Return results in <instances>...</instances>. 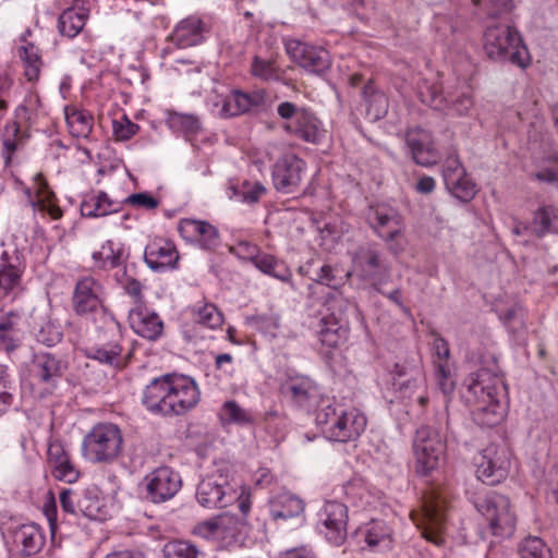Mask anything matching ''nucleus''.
Masks as SVG:
<instances>
[{
    "label": "nucleus",
    "mask_w": 558,
    "mask_h": 558,
    "mask_svg": "<svg viewBox=\"0 0 558 558\" xmlns=\"http://www.w3.org/2000/svg\"><path fill=\"white\" fill-rule=\"evenodd\" d=\"M48 462L51 474L58 481L74 483L80 477V472L71 462L69 454L61 444H51L48 448Z\"/></svg>",
    "instance_id": "nucleus-30"
},
{
    "label": "nucleus",
    "mask_w": 558,
    "mask_h": 558,
    "mask_svg": "<svg viewBox=\"0 0 558 558\" xmlns=\"http://www.w3.org/2000/svg\"><path fill=\"white\" fill-rule=\"evenodd\" d=\"M129 322L135 333L148 340H156L162 332L163 325L158 314L141 305L130 311Z\"/></svg>",
    "instance_id": "nucleus-27"
},
{
    "label": "nucleus",
    "mask_w": 558,
    "mask_h": 558,
    "mask_svg": "<svg viewBox=\"0 0 558 558\" xmlns=\"http://www.w3.org/2000/svg\"><path fill=\"white\" fill-rule=\"evenodd\" d=\"M66 369L68 363L62 357L43 350L34 352L28 364L33 393L38 398L52 395Z\"/></svg>",
    "instance_id": "nucleus-8"
},
{
    "label": "nucleus",
    "mask_w": 558,
    "mask_h": 558,
    "mask_svg": "<svg viewBox=\"0 0 558 558\" xmlns=\"http://www.w3.org/2000/svg\"><path fill=\"white\" fill-rule=\"evenodd\" d=\"M21 59L24 63V75L28 82H36L40 75L43 61L38 48L28 44L22 48Z\"/></svg>",
    "instance_id": "nucleus-48"
},
{
    "label": "nucleus",
    "mask_w": 558,
    "mask_h": 558,
    "mask_svg": "<svg viewBox=\"0 0 558 558\" xmlns=\"http://www.w3.org/2000/svg\"><path fill=\"white\" fill-rule=\"evenodd\" d=\"M435 26L440 37L452 46H459L466 39V26L460 19L449 16H439L435 21Z\"/></svg>",
    "instance_id": "nucleus-40"
},
{
    "label": "nucleus",
    "mask_w": 558,
    "mask_h": 558,
    "mask_svg": "<svg viewBox=\"0 0 558 558\" xmlns=\"http://www.w3.org/2000/svg\"><path fill=\"white\" fill-rule=\"evenodd\" d=\"M363 96L366 104V116L373 120H379L388 111L387 96L375 89L373 84H367L363 89Z\"/></svg>",
    "instance_id": "nucleus-44"
},
{
    "label": "nucleus",
    "mask_w": 558,
    "mask_h": 558,
    "mask_svg": "<svg viewBox=\"0 0 558 558\" xmlns=\"http://www.w3.org/2000/svg\"><path fill=\"white\" fill-rule=\"evenodd\" d=\"M112 131L118 141H128L140 131V126L123 116L120 120H113Z\"/></svg>",
    "instance_id": "nucleus-59"
},
{
    "label": "nucleus",
    "mask_w": 558,
    "mask_h": 558,
    "mask_svg": "<svg viewBox=\"0 0 558 558\" xmlns=\"http://www.w3.org/2000/svg\"><path fill=\"white\" fill-rule=\"evenodd\" d=\"M75 507H77V514L93 520L100 519L102 501L93 490H81Z\"/></svg>",
    "instance_id": "nucleus-46"
},
{
    "label": "nucleus",
    "mask_w": 558,
    "mask_h": 558,
    "mask_svg": "<svg viewBox=\"0 0 558 558\" xmlns=\"http://www.w3.org/2000/svg\"><path fill=\"white\" fill-rule=\"evenodd\" d=\"M317 338L323 347L327 349H336L347 341L348 328L343 325L342 319L332 313L330 316H324L319 323Z\"/></svg>",
    "instance_id": "nucleus-31"
},
{
    "label": "nucleus",
    "mask_w": 558,
    "mask_h": 558,
    "mask_svg": "<svg viewBox=\"0 0 558 558\" xmlns=\"http://www.w3.org/2000/svg\"><path fill=\"white\" fill-rule=\"evenodd\" d=\"M446 187L457 199L463 203L472 201L477 193L475 182L466 172L456 178L452 185H446Z\"/></svg>",
    "instance_id": "nucleus-53"
},
{
    "label": "nucleus",
    "mask_w": 558,
    "mask_h": 558,
    "mask_svg": "<svg viewBox=\"0 0 558 558\" xmlns=\"http://www.w3.org/2000/svg\"><path fill=\"white\" fill-rule=\"evenodd\" d=\"M251 73L254 77L265 82L280 81L282 74L274 59H263L259 56L253 58Z\"/></svg>",
    "instance_id": "nucleus-49"
},
{
    "label": "nucleus",
    "mask_w": 558,
    "mask_h": 558,
    "mask_svg": "<svg viewBox=\"0 0 558 558\" xmlns=\"http://www.w3.org/2000/svg\"><path fill=\"white\" fill-rule=\"evenodd\" d=\"M9 374L5 368L0 367V415L4 413L13 402V395L9 387Z\"/></svg>",
    "instance_id": "nucleus-62"
},
{
    "label": "nucleus",
    "mask_w": 558,
    "mask_h": 558,
    "mask_svg": "<svg viewBox=\"0 0 558 558\" xmlns=\"http://www.w3.org/2000/svg\"><path fill=\"white\" fill-rule=\"evenodd\" d=\"M253 265L263 274L287 282L294 289L291 269L282 259L268 253H262L257 256H253Z\"/></svg>",
    "instance_id": "nucleus-35"
},
{
    "label": "nucleus",
    "mask_w": 558,
    "mask_h": 558,
    "mask_svg": "<svg viewBox=\"0 0 558 558\" xmlns=\"http://www.w3.org/2000/svg\"><path fill=\"white\" fill-rule=\"evenodd\" d=\"M106 292L102 283L93 276H84L75 282L71 305L78 316H87L104 310Z\"/></svg>",
    "instance_id": "nucleus-13"
},
{
    "label": "nucleus",
    "mask_w": 558,
    "mask_h": 558,
    "mask_svg": "<svg viewBox=\"0 0 558 558\" xmlns=\"http://www.w3.org/2000/svg\"><path fill=\"white\" fill-rule=\"evenodd\" d=\"M422 101L437 110H448L457 116L466 114L473 107L472 97L465 93L458 95L456 98L444 96L437 85L427 87V93L421 92Z\"/></svg>",
    "instance_id": "nucleus-26"
},
{
    "label": "nucleus",
    "mask_w": 558,
    "mask_h": 558,
    "mask_svg": "<svg viewBox=\"0 0 558 558\" xmlns=\"http://www.w3.org/2000/svg\"><path fill=\"white\" fill-rule=\"evenodd\" d=\"M305 504L298 496L290 493H280L269 501V513L274 521L301 518Z\"/></svg>",
    "instance_id": "nucleus-32"
},
{
    "label": "nucleus",
    "mask_w": 558,
    "mask_h": 558,
    "mask_svg": "<svg viewBox=\"0 0 558 558\" xmlns=\"http://www.w3.org/2000/svg\"><path fill=\"white\" fill-rule=\"evenodd\" d=\"M192 316L195 323L215 329L220 327L223 323V316L218 311L215 304L204 303L203 305H195L192 308Z\"/></svg>",
    "instance_id": "nucleus-47"
},
{
    "label": "nucleus",
    "mask_w": 558,
    "mask_h": 558,
    "mask_svg": "<svg viewBox=\"0 0 558 558\" xmlns=\"http://www.w3.org/2000/svg\"><path fill=\"white\" fill-rule=\"evenodd\" d=\"M519 556L520 558H551V551L539 537L530 536L520 544Z\"/></svg>",
    "instance_id": "nucleus-54"
},
{
    "label": "nucleus",
    "mask_w": 558,
    "mask_h": 558,
    "mask_svg": "<svg viewBox=\"0 0 558 558\" xmlns=\"http://www.w3.org/2000/svg\"><path fill=\"white\" fill-rule=\"evenodd\" d=\"M220 538L235 537L243 526L247 524V520L239 518L236 514L225 512L218 515Z\"/></svg>",
    "instance_id": "nucleus-56"
},
{
    "label": "nucleus",
    "mask_w": 558,
    "mask_h": 558,
    "mask_svg": "<svg viewBox=\"0 0 558 558\" xmlns=\"http://www.w3.org/2000/svg\"><path fill=\"white\" fill-rule=\"evenodd\" d=\"M208 32L207 25L196 15H190L180 21L168 36V40L179 49L201 45Z\"/></svg>",
    "instance_id": "nucleus-22"
},
{
    "label": "nucleus",
    "mask_w": 558,
    "mask_h": 558,
    "mask_svg": "<svg viewBox=\"0 0 558 558\" xmlns=\"http://www.w3.org/2000/svg\"><path fill=\"white\" fill-rule=\"evenodd\" d=\"M315 421L327 439L338 442L356 440L367 423L359 409L337 401L323 404L316 413Z\"/></svg>",
    "instance_id": "nucleus-3"
},
{
    "label": "nucleus",
    "mask_w": 558,
    "mask_h": 558,
    "mask_svg": "<svg viewBox=\"0 0 558 558\" xmlns=\"http://www.w3.org/2000/svg\"><path fill=\"white\" fill-rule=\"evenodd\" d=\"M20 134V125L16 122L7 124L5 135L2 138V157L5 166H10L12 157L17 149V137Z\"/></svg>",
    "instance_id": "nucleus-57"
},
{
    "label": "nucleus",
    "mask_w": 558,
    "mask_h": 558,
    "mask_svg": "<svg viewBox=\"0 0 558 558\" xmlns=\"http://www.w3.org/2000/svg\"><path fill=\"white\" fill-rule=\"evenodd\" d=\"M198 504L208 509L225 508L235 499V489L222 474H211L203 478L196 488Z\"/></svg>",
    "instance_id": "nucleus-15"
},
{
    "label": "nucleus",
    "mask_w": 558,
    "mask_h": 558,
    "mask_svg": "<svg viewBox=\"0 0 558 558\" xmlns=\"http://www.w3.org/2000/svg\"><path fill=\"white\" fill-rule=\"evenodd\" d=\"M166 124L172 132L185 136L196 135L202 130V123L197 116L171 110L167 111Z\"/></svg>",
    "instance_id": "nucleus-43"
},
{
    "label": "nucleus",
    "mask_w": 558,
    "mask_h": 558,
    "mask_svg": "<svg viewBox=\"0 0 558 558\" xmlns=\"http://www.w3.org/2000/svg\"><path fill=\"white\" fill-rule=\"evenodd\" d=\"M144 260L151 270L162 272L175 268L179 253L171 241L155 239L145 247Z\"/></svg>",
    "instance_id": "nucleus-24"
},
{
    "label": "nucleus",
    "mask_w": 558,
    "mask_h": 558,
    "mask_svg": "<svg viewBox=\"0 0 558 558\" xmlns=\"http://www.w3.org/2000/svg\"><path fill=\"white\" fill-rule=\"evenodd\" d=\"M558 231V209L551 205L539 207L533 215L531 233L543 238L547 233Z\"/></svg>",
    "instance_id": "nucleus-41"
},
{
    "label": "nucleus",
    "mask_w": 558,
    "mask_h": 558,
    "mask_svg": "<svg viewBox=\"0 0 558 558\" xmlns=\"http://www.w3.org/2000/svg\"><path fill=\"white\" fill-rule=\"evenodd\" d=\"M281 393L298 407L308 405L314 397L316 387L314 381L304 375L289 376L280 387Z\"/></svg>",
    "instance_id": "nucleus-29"
},
{
    "label": "nucleus",
    "mask_w": 558,
    "mask_h": 558,
    "mask_svg": "<svg viewBox=\"0 0 558 558\" xmlns=\"http://www.w3.org/2000/svg\"><path fill=\"white\" fill-rule=\"evenodd\" d=\"M413 450L416 472L427 475L436 470L444 460L446 444L437 429L422 426L416 430Z\"/></svg>",
    "instance_id": "nucleus-11"
},
{
    "label": "nucleus",
    "mask_w": 558,
    "mask_h": 558,
    "mask_svg": "<svg viewBox=\"0 0 558 558\" xmlns=\"http://www.w3.org/2000/svg\"><path fill=\"white\" fill-rule=\"evenodd\" d=\"M367 222L374 233L386 243L388 251L399 255L405 251V222L399 211L387 205L371 206L367 211Z\"/></svg>",
    "instance_id": "nucleus-6"
},
{
    "label": "nucleus",
    "mask_w": 558,
    "mask_h": 558,
    "mask_svg": "<svg viewBox=\"0 0 558 558\" xmlns=\"http://www.w3.org/2000/svg\"><path fill=\"white\" fill-rule=\"evenodd\" d=\"M124 203L148 210L159 205V201L146 192L132 194L125 198Z\"/></svg>",
    "instance_id": "nucleus-64"
},
{
    "label": "nucleus",
    "mask_w": 558,
    "mask_h": 558,
    "mask_svg": "<svg viewBox=\"0 0 558 558\" xmlns=\"http://www.w3.org/2000/svg\"><path fill=\"white\" fill-rule=\"evenodd\" d=\"M233 194L243 203L255 204L266 194V187L260 182L244 181L240 186L233 187Z\"/></svg>",
    "instance_id": "nucleus-55"
},
{
    "label": "nucleus",
    "mask_w": 558,
    "mask_h": 558,
    "mask_svg": "<svg viewBox=\"0 0 558 558\" xmlns=\"http://www.w3.org/2000/svg\"><path fill=\"white\" fill-rule=\"evenodd\" d=\"M201 400V390L193 377L169 373L156 377L145 387L142 404L154 414L165 417L184 415Z\"/></svg>",
    "instance_id": "nucleus-1"
},
{
    "label": "nucleus",
    "mask_w": 558,
    "mask_h": 558,
    "mask_svg": "<svg viewBox=\"0 0 558 558\" xmlns=\"http://www.w3.org/2000/svg\"><path fill=\"white\" fill-rule=\"evenodd\" d=\"M465 169L456 154H450L442 166L445 185H452L453 180L464 174Z\"/></svg>",
    "instance_id": "nucleus-58"
},
{
    "label": "nucleus",
    "mask_w": 558,
    "mask_h": 558,
    "mask_svg": "<svg viewBox=\"0 0 558 558\" xmlns=\"http://www.w3.org/2000/svg\"><path fill=\"white\" fill-rule=\"evenodd\" d=\"M13 542L21 556L33 557L43 549L46 537L39 525L35 523L22 524L13 531Z\"/></svg>",
    "instance_id": "nucleus-28"
},
{
    "label": "nucleus",
    "mask_w": 558,
    "mask_h": 558,
    "mask_svg": "<svg viewBox=\"0 0 558 558\" xmlns=\"http://www.w3.org/2000/svg\"><path fill=\"white\" fill-rule=\"evenodd\" d=\"M80 208L83 217L98 218L118 213L120 204L111 201L105 192H90L84 195Z\"/></svg>",
    "instance_id": "nucleus-34"
},
{
    "label": "nucleus",
    "mask_w": 558,
    "mask_h": 558,
    "mask_svg": "<svg viewBox=\"0 0 558 558\" xmlns=\"http://www.w3.org/2000/svg\"><path fill=\"white\" fill-rule=\"evenodd\" d=\"M87 16V11L83 8L65 9L58 19L59 33L62 36L74 38L84 28Z\"/></svg>",
    "instance_id": "nucleus-39"
},
{
    "label": "nucleus",
    "mask_w": 558,
    "mask_h": 558,
    "mask_svg": "<svg viewBox=\"0 0 558 558\" xmlns=\"http://www.w3.org/2000/svg\"><path fill=\"white\" fill-rule=\"evenodd\" d=\"M266 93L262 89L251 93L233 90L225 98L220 109V116L231 118L248 112H255L265 107Z\"/></svg>",
    "instance_id": "nucleus-21"
},
{
    "label": "nucleus",
    "mask_w": 558,
    "mask_h": 558,
    "mask_svg": "<svg viewBox=\"0 0 558 558\" xmlns=\"http://www.w3.org/2000/svg\"><path fill=\"white\" fill-rule=\"evenodd\" d=\"M123 450L120 427L112 423L95 425L84 437L82 452L93 463H112Z\"/></svg>",
    "instance_id": "nucleus-7"
},
{
    "label": "nucleus",
    "mask_w": 558,
    "mask_h": 558,
    "mask_svg": "<svg viewBox=\"0 0 558 558\" xmlns=\"http://www.w3.org/2000/svg\"><path fill=\"white\" fill-rule=\"evenodd\" d=\"M357 535L372 549H389L392 544V530L383 520H372L360 527Z\"/></svg>",
    "instance_id": "nucleus-33"
},
{
    "label": "nucleus",
    "mask_w": 558,
    "mask_h": 558,
    "mask_svg": "<svg viewBox=\"0 0 558 558\" xmlns=\"http://www.w3.org/2000/svg\"><path fill=\"white\" fill-rule=\"evenodd\" d=\"M199 229L195 241L199 242L202 247L211 250L219 244V232L215 226L203 220Z\"/></svg>",
    "instance_id": "nucleus-60"
},
{
    "label": "nucleus",
    "mask_w": 558,
    "mask_h": 558,
    "mask_svg": "<svg viewBox=\"0 0 558 558\" xmlns=\"http://www.w3.org/2000/svg\"><path fill=\"white\" fill-rule=\"evenodd\" d=\"M447 510L446 497L439 489L432 487L423 496L421 510L411 512V518L421 530L422 536L436 546H441L445 542Z\"/></svg>",
    "instance_id": "nucleus-5"
},
{
    "label": "nucleus",
    "mask_w": 558,
    "mask_h": 558,
    "mask_svg": "<svg viewBox=\"0 0 558 558\" xmlns=\"http://www.w3.org/2000/svg\"><path fill=\"white\" fill-rule=\"evenodd\" d=\"M510 458L511 453L506 445L490 444L481 452L477 461V478L487 485L500 483L509 473Z\"/></svg>",
    "instance_id": "nucleus-12"
},
{
    "label": "nucleus",
    "mask_w": 558,
    "mask_h": 558,
    "mask_svg": "<svg viewBox=\"0 0 558 558\" xmlns=\"http://www.w3.org/2000/svg\"><path fill=\"white\" fill-rule=\"evenodd\" d=\"M348 508L339 501H327L319 512V520L324 524L327 541L340 546L347 538Z\"/></svg>",
    "instance_id": "nucleus-19"
},
{
    "label": "nucleus",
    "mask_w": 558,
    "mask_h": 558,
    "mask_svg": "<svg viewBox=\"0 0 558 558\" xmlns=\"http://www.w3.org/2000/svg\"><path fill=\"white\" fill-rule=\"evenodd\" d=\"M433 349L439 360L435 362V374L440 389L447 395L453 390V381L450 379L447 361L450 355L449 345L444 338L437 336L434 339Z\"/></svg>",
    "instance_id": "nucleus-36"
},
{
    "label": "nucleus",
    "mask_w": 558,
    "mask_h": 558,
    "mask_svg": "<svg viewBox=\"0 0 558 558\" xmlns=\"http://www.w3.org/2000/svg\"><path fill=\"white\" fill-rule=\"evenodd\" d=\"M36 340L46 345L53 347L61 342L63 332L61 326L51 319L44 320L35 330Z\"/></svg>",
    "instance_id": "nucleus-52"
},
{
    "label": "nucleus",
    "mask_w": 558,
    "mask_h": 558,
    "mask_svg": "<svg viewBox=\"0 0 558 558\" xmlns=\"http://www.w3.org/2000/svg\"><path fill=\"white\" fill-rule=\"evenodd\" d=\"M117 280L122 286L125 293L134 298L136 303L142 301L143 286L137 279L128 277L126 271L124 270L121 278L117 275Z\"/></svg>",
    "instance_id": "nucleus-61"
},
{
    "label": "nucleus",
    "mask_w": 558,
    "mask_h": 558,
    "mask_svg": "<svg viewBox=\"0 0 558 558\" xmlns=\"http://www.w3.org/2000/svg\"><path fill=\"white\" fill-rule=\"evenodd\" d=\"M405 145L412 160L422 167H430L438 162L440 154L435 147L433 135L422 128H412L405 132Z\"/></svg>",
    "instance_id": "nucleus-18"
},
{
    "label": "nucleus",
    "mask_w": 558,
    "mask_h": 558,
    "mask_svg": "<svg viewBox=\"0 0 558 558\" xmlns=\"http://www.w3.org/2000/svg\"><path fill=\"white\" fill-rule=\"evenodd\" d=\"M353 265L364 279L374 283L388 271L383 253L375 243L360 246L354 253Z\"/></svg>",
    "instance_id": "nucleus-20"
},
{
    "label": "nucleus",
    "mask_w": 558,
    "mask_h": 558,
    "mask_svg": "<svg viewBox=\"0 0 558 558\" xmlns=\"http://www.w3.org/2000/svg\"><path fill=\"white\" fill-rule=\"evenodd\" d=\"M166 558H202L203 554L195 544L190 541H170L163 546Z\"/></svg>",
    "instance_id": "nucleus-51"
},
{
    "label": "nucleus",
    "mask_w": 558,
    "mask_h": 558,
    "mask_svg": "<svg viewBox=\"0 0 558 558\" xmlns=\"http://www.w3.org/2000/svg\"><path fill=\"white\" fill-rule=\"evenodd\" d=\"M85 355L90 360H95L113 368H121L125 365L122 356V347L114 341L87 348Z\"/></svg>",
    "instance_id": "nucleus-37"
},
{
    "label": "nucleus",
    "mask_w": 558,
    "mask_h": 558,
    "mask_svg": "<svg viewBox=\"0 0 558 558\" xmlns=\"http://www.w3.org/2000/svg\"><path fill=\"white\" fill-rule=\"evenodd\" d=\"M20 344L19 315L10 312L0 316V351L11 353Z\"/></svg>",
    "instance_id": "nucleus-38"
},
{
    "label": "nucleus",
    "mask_w": 558,
    "mask_h": 558,
    "mask_svg": "<svg viewBox=\"0 0 558 558\" xmlns=\"http://www.w3.org/2000/svg\"><path fill=\"white\" fill-rule=\"evenodd\" d=\"M194 533L207 539L220 538L218 517L198 523L194 529Z\"/></svg>",
    "instance_id": "nucleus-63"
},
{
    "label": "nucleus",
    "mask_w": 558,
    "mask_h": 558,
    "mask_svg": "<svg viewBox=\"0 0 558 558\" xmlns=\"http://www.w3.org/2000/svg\"><path fill=\"white\" fill-rule=\"evenodd\" d=\"M25 270L23 255L16 250H4L0 255V289L10 293L21 287Z\"/></svg>",
    "instance_id": "nucleus-25"
},
{
    "label": "nucleus",
    "mask_w": 558,
    "mask_h": 558,
    "mask_svg": "<svg viewBox=\"0 0 558 558\" xmlns=\"http://www.w3.org/2000/svg\"><path fill=\"white\" fill-rule=\"evenodd\" d=\"M475 507L488 522L493 535L505 538L513 534L517 517L507 496L489 493L478 497Z\"/></svg>",
    "instance_id": "nucleus-10"
},
{
    "label": "nucleus",
    "mask_w": 558,
    "mask_h": 558,
    "mask_svg": "<svg viewBox=\"0 0 558 558\" xmlns=\"http://www.w3.org/2000/svg\"><path fill=\"white\" fill-rule=\"evenodd\" d=\"M286 51L295 63L311 73H324L331 64L329 52L322 47L289 40L286 44Z\"/></svg>",
    "instance_id": "nucleus-17"
},
{
    "label": "nucleus",
    "mask_w": 558,
    "mask_h": 558,
    "mask_svg": "<svg viewBox=\"0 0 558 558\" xmlns=\"http://www.w3.org/2000/svg\"><path fill=\"white\" fill-rule=\"evenodd\" d=\"M506 385L497 374V361L492 356V367H481L466 379L464 398L472 407L476 424L492 427L499 424L506 413L504 399Z\"/></svg>",
    "instance_id": "nucleus-2"
},
{
    "label": "nucleus",
    "mask_w": 558,
    "mask_h": 558,
    "mask_svg": "<svg viewBox=\"0 0 558 558\" xmlns=\"http://www.w3.org/2000/svg\"><path fill=\"white\" fill-rule=\"evenodd\" d=\"M392 386L396 390L410 397L412 391L423 383V372L418 356H411L404 362H398L391 371Z\"/></svg>",
    "instance_id": "nucleus-23"
},
{
    "label": "nucleus",
    "mask_w": 558,
    "mask_h": 558,
    "mask_svg": "<svg viewBox=\"0 0 558 558\" xmlns=\"http://www.w3.org/2000/svg\"><path fill=\"white\" fill-rule=\"evenodd\" d=\"M65 121L69 132L74 137L87 138L93 131L94 118L85 110L65 107Z\"/></svg>",
    "instance_id": "nucleus-42"
},
{
    "label": "nucleus",
    "mask_w": 558,
    "mask_h": 558,
    "mask_svg": "<svg viewBox=\"0 0 558 558\" xmlns=\"http://www.w3.org/2000/svg\"><path fill=\"white\" fill-rule=\"evenodd\" d=\"M220 422L226 424L251 425L254 417L251 411L243 409L234 400L226 401L218 413Z\"/></svg>",
    "instance_id": "nucleus-45"
},
{
    "label": "nucleus",
    "mask_w": 558,
    "mask_h": 558,
    "mask_svg": "<svg viewBox=\"0 0 558 558\" xmlns=\"http://www.w3.org/2000/svg\"><path fill=\"white\" fill-rule=\"evenodd\" d=\"M144 481L146 499L155 504L173 498L182 485L180 474L169 466H160L151 471L145 476Z\"/></svg>",
    "instance_id": "nucleus-16"
},
{
    "label": "nucleus",
    "mask_w": 558,
    "mask_h": 558,
    "mask_svg": "<svg viewBox=\"0 0 558 558\" xmlns=\"http://www.w3.org/2000/svg\"><path fill=\"white\" fill-rule=\"evenodd\" d=\"M94 265L98 269L116 268L121 263V251H116L112 241L104 243L99 251L93 253Z\"/></svg>",
    "instance_id": "nucleus-50"
},
{
    "label": "nucleus",
    "mask_w": 558,
    "mask_h": 558,
    "mask_svg": "<svg viewBox=\"0 0 558 558\" xmlns=\"http://www.w3.org/2000/svg\"><path fill=\"white\" fill-rule=\"evenodd\" d=\"M483 49L486 57L496 62H510L522 69L530 64V54L519 32L508 24L488 25L483 34Z\"/></svg>",
    "instance_id": "nucleus-4"
},
{
    "label": "nucleus",
    "mask_w": 558,
    "mask_h": 558,
    "mask_svg": "<svg viewBox=\"0 0 558 558\" xmlns=\"http://www.w3.org/2000/svg\"><path fill=\"white\" fill-rule=\"evenodd\" d=\"M306 162L293 153L279 157L272 166V184L281 194L295 193L302 183Z\"/></svg>",
    "instance_id": "nucleus-14"
},
{
    "label": "nucleus",
    "mask_w": 558,
    "mask_h": 558,
    "mask_svg": "<svg viewBox=\"0 0 558 558\" xmlns=\"http://www.w3.org/2000/svg\"><path fill=\"white\" fill-rule=\"evenodd\" d=\"M277 113L286 121L284 131L304 142L318 144L326 136L323 122L307 108L282 101L277 107Z\"/></svg>",
    "instance_id": "nucleus-9"
}]
</instances>
